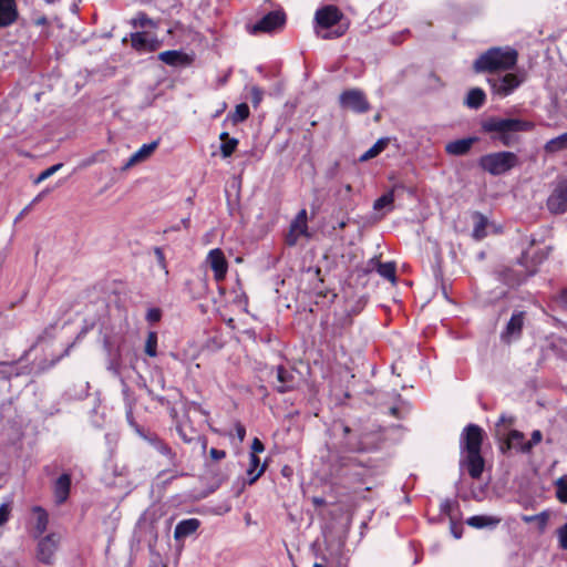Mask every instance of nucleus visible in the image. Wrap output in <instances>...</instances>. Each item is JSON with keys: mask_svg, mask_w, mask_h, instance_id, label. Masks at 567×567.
Segmentation results:
<instances>
[{"mask_svg": "<svg viewBox=\"0 0 567 567\" xmlns=\"http://www.w3.org/2000/svg\"><path fill=\"white\" fill-rule=\"evenodd\" d=\"M534 123L520 118L489 117L482 123V130L491 134L492 140L498 141L504 146L517 143L516 133L529 132Z\"/></svg>", "mask_w": 567, "mask_h": 567, "instance_id": "nucleus-1", "label": "nucleus"}, {"mask_svg": "<svg viewBox=\"0 0 567 567\" xmlns=\"http://www.w3.org/2000/svg\"><path fill=\"white\" fill-rule=\"evenodd\" d=\"M517 52L511 48H491L481 54L474 62L476 72L506 71L515 66Z\"/></svg>", "mask_w": 567, "mask_h": 567, "instance_id": "nucleus-2", "label": "nucleus"}, {"mask_svg": "<svg viewBox=\"0 0 567 567\" xmlns=\"http://www.w3.org/2000/svg\"><path fill=\"white\" fill-rule=\"evenodd\" d=\"M518 165V156L509 151L485 154L478 159V166L493 176L503 175Z\"/></svg>", "mask_w": 567, "mask_h": 567, "instance_id": "nucleus-3", "label": "nucleus"}, {"mask_svg": "<svg viewBox=\"0 0 567 567\" xmlns=\"http://www.w3.org/2000/svg\"><path fill=\"white\" fill-rule=\"evenodd\" d=\"M342 18L341 11L334 6H326L316 12L318 24L317 34L322 39L339 38L346 32V28L339 25L334 31H328L331 27L339 23Z\"/></svg>", "mask_w": 567, "mask_h": 567, "instance_id": "nucleus-4", "label": "nucleus"}, {"mask_svg": "<svg viewBox=\"0 0 567 567\" xmlns=\"http://www.w3.org/2000/svg\"><path fill=\"white\" fill-rule=\"evenodd\" d=\"M286 23V14L282 10H275L268 12L259 21L252 25H248V32L250 34L258 33H272L280 29Z\"/></svg>", "mask_w": 567, "mask_h": 567, "instance_id": "nucleus-5", "label": "nucleus"}, {"mask_svg": "<svg viewBox=\"0 0 567 567\" xmlns=\"http://www.w3.org/2000/svg\"><path fill=\"white\" fill-rule=\"evenodd\" d=\"M493 94L505 97L512 94L522 83L523 79L514 73L496 74L488 78Z\"/></svg>", "mask_w": 567, "mask_h": 567, "instance_id": "nucleus-6", "label": "nucleus"}, {"mask_svg": "<svg viewBox=\"0 0 567 567\" xmlns=\"http://www.w3.org/2000/svg\"><path fill=\"white\" fill-rule=\"evenodd\" d=\"M339 101L341 107L350 110L354 113H365L370 109V104L364 93L357 89L342 92L340 94Z\"/></svg>", "mask_w": 567, "mask_h": 567, "instance_id": "nucleus-7", "label": "nucleus"}, {"mask_svg": "<svg viewBox=\"0 0 567 567\" xmlns=\"http://www.w3.org/2000/svg\"><path fill=\"white\" fill-rule=\"evenodd\" d=\"M483 436L484 432L478 425L468 424L465 426L460 439V446L462 452H481Z\"/></svg>", "mask_w": 567, "mask_h": 567, "instance_id": "nucleus-8", "label": "nucleus"}, {"mask_svg": "<svg viewBox=\"0 0 567 567\" xmlns=\"http://www.w3.org/2000/svg\"><path fill=\"white\" fill-rule=\"evenodd\" d=\"M61 542V535L58 533H51L42 537L38 543L37 557L38 559L47 565H52L54 555L59 548Z\"/></svg>", "mask_w": 567, "mask_h": 567, "instance_id": "nucleus-9", "label": "nucleus"}, {"mask_svg": "<svg viewBox=\"0 0 567 567\" xmlns=\"http://www.w3.org/2000/svg\"><path fill=\"white\" fill-rule=\"evenodd\" d=\"M525 320L526 312L522 310H515L501 333L502 341L505 343H511L518 340L522 336Z\"/></svg>", "mask_w": 567, "mask_h": 567, "instance_id": "nucleus-10", "label": "nucleus"}, {"mask_svg": "<svg viewBox=\"0 0 567 567\" xmlns=\"http://www.w3.org/2000/svg\"><path fill=\"white\" fill-rule=\"evenodd\" d=\"M547 208L554 214L567 212V178L557 183L547 199Z\"/></svg>", "mask_w": 567, "mask_h": 567, "instance_id": "nucleus-11", "label": "nucleus"}, {"mask_svg": "<svg viewBox=\"0 0 567 567\" xmlns=\"http://www.w3.org/2000/svg\"><path fill=\"white\" fill-rule=\"evenodd\" d=\"M526 256L523 255V257L518 260V267L524 268L522 269H506L503 272V280L508 286H517L520 285L526 280L527 277L533 276L536 272V267L532 266L528 267L525 264Z\"/></svg>", "mask_w": 567, "mask_h": 567, "instance_id": "nucleus-12", "label": "nucleus"}, {"mask_svg": "<svg viewBox=\"0 0 567 567\" xmlns=\"http://www.w3.org/2000/svg\"><path fill=\"white\" fill-rule=\"evenodd\" d=\"M131 43L135 50L144 53L154 52L162 44L161 40H158L157 37L145 31L133 33L131 35Z\"/></svg>", "mask_w": 567, "mask_h": 567, "instance_id": "nucleus-13", "label": "nucleus"}, {"mask_svg": "<svg viewBox=\"0 0 567 567\" xmlns=\"http://www.w3.org/2000/svg\"><path fill=\"white\" fill-rule=\"evenodd\" d=\"M301 236H308L306 209H301L291 221L286 241L289 246H295Z\"/></svg>", "mask_w": 567, "mask_h": 567, "instance_id": "nucleus-14", "label": "nucleus"}, {"mask_svg": "<svg viewBox=\"0 0 567 567\" xmlns=\"http://www.w3.org/2000/svg\"><path fill=\"white\" fill-rule=\"evenodd\" d=\"M207 264L214 271V277L217 281L223 280L226 276L228 264L221 249H212L206 258Z\"/></svg>", "mask_w": 567, "mask_h": 567, "instance_id": "nucleus-15", "label": "nucleus"}, {"mask_svg": "<svg viewBox=\"0 0 567 567\" xmlns=\"http://www.w3.org/2000/svg\"><path fill=\"white\" fill-rule=\"evenodd\" d=\"M159 142L153 141L148 144H143L136 152H134L130 158L126 161V163L123 165L122 169H128L140 163L145 162L148 159L152 154L156 151L158 147Z\"/></svg>", "mask_w": 567, "mask_h": 567, "instance_id": "nucleus-16", "label": "nucleus"}, {"mask_svg": "<svg viewBox=\"0 0 567 567\" xmlns=\"http://www.w3.org/2000/svg\"><path fill=\"white\" fill-rule=\"evenodd\" d=\"M461 465L466 466L470 476L476 480L484 471V458L481 452L466 453L465 457L461 460Z\"/></svg>", "mask_w": 567, "mask_h": 567, "instance_id": "nucleus-17", "label": "nucleus"}, {"mask_svg": "<svg viewBox=\"0 0 567 567\" xmlns=\"http://www.w3.org/2000/svg\"><path fill=\"white\" fill-rule=\"evenodd\" d=\"M71 489V475L63 473L53 484L54 501L58 505L66 502Z\"/></svg>", "mask_w": 567, "mask_h": 567, "instance_id": "nucleus-18", "label": "nucleus"}, {"mask_svg": "<svg viewBox=\"0 0 567 567\" xmlns=\"http://www.w3.org/2000/svg\"><path fill=\"white\" fill-rule=\"evenodd\" d=\"M200 526L197 518H187L177 523L174 530V539L181 542L184 538L193 535Z\"/></svg>", "mask_w": 567, "mask_h": 567, "instance_id": "nucleus-19", "label": "nucleus"}, {"mask_svg": "<svg viewBox=\"0 0 567 567\" xmlns=\"http://www.w3.org/2000/svg\"><path fill=\"white\" fill-rule=\"evenodd\" d=\"M18 18L14 0H0V28L12 24Z\"/></svg>", "mask_w": 567, "mask_h": 567, "instance_id": "nucleus-20", "label": "nucleus"}, {"mask_svg": "<svg viewBox=\"0 0 567 567\" xmlns=\"http://www.w3.org/2000/svg\"><path fill=\"white\" fill-rule=\"evenodd\" d=\"M476 140V137H467L452 141L445 145V151L447 154L454 156L465 155L470 152Z\"/></svg>", "mask_w": 567, "mask_h": 567, "instance_id": "nucleus-21", "label": "nucleus"}, {"mask_svg": "<svg viewBox=\"0 0 567 567\" xmlns=\"http://www.w3.org/2000/svg\"><path fill=\"white\" fill-rule=\"evenodd\" d=\"M505 444L502 446V451L505 452L507 450H516L517 452L523 453V446L526 444L525 435L523 432L517 430H509L505 433Z\"/></svg>", "mask_w": 567, "mask_h": 567, "instance_id": "nucleus-22", "label": "nucleus"}, {"mask_svg": "<svg viewBox=\"0 0 567 567\" xmlns=\"http://www.w3.org/2000/svg\"><path fill=\"white\" fill-rule=\"evenodd\" d=\"M106 405L100 398L94 399V404L90 410V420L93 426L102 429L105 423Z\"/></svg>", "mask_w": 567, "mask_h": 567, "instance_id": "nucleus-23", "label": "nucleus"}, {"mask_svg": "<svg viewBox=\"0 0 567 567\" xmlns=\"http://www.w3.org/2000/svg\"><path fill=\"white\" fill-rule=\"evenodd\" d=\"M158 59L165 64L173 66L186 65L189 63L188 55L177 50H168L161 52L158 54Z\"/></svg>", "mask_w": 567, "mask_h": 567, "instance_id": "nucleus-24", "label": "nucleus"}, {"mask_svg": "<svg viewBox=\"0 0 567 567\" xmlns=\"http://www.w3.org/2000/svg\"><path fill=\"white\" fill-rule=\"evenodd\" d=\"M144 440H146L157 452H159L162 455L166 456L171 464H175V453L172 451V449L164 443L159 437L156 435H145L141 434Z\"/></svg>", "mask_w": 567, "mask_h": 567, "instance_id": "nucleus-25", "label": "nucleus"}, {"mask_svg": "<svg viewBox=\"0 0 567 567\" xmlns=\"http://www.w3.org/2000/svg\"><path fill=\"white\" fill-rule=\"evenodd\" d=\"M277 380L280 383L277 385V391L280 393L288 392L295 386V375L291 371L284 367L277 368Z\"/></svg>", "mask_w": 567, "mask_h": 567, "instance_id": "nucleus-26", "label": "nucleus"}, {"mask_svg": "<svg viewBox=\"0 0 567 567\" xmlns=\"http://www.w3.org/2000/svg\"><path fill=\"white\" fill-rule=\"evenodd\" d=\"M501 523V518L487 515H475L467 518L466 524L471 527L481 529L485 527H496Z\"/></svg>", "mask_w": 567, "mask_h": 567, "instance_id": "nucleus-27", "label": "nucleus"}, {"mask_svg": "<svg viewBox=\"0 0 567 567\" xmlns=\"http://www.w3.org/2000/svg\"><path fill=\"white\" fill-rule=\"evenodd\" d=\"M32 512L35 515L34 530L35 536L38 537L47 530L49 524V515L47 511L40 506H34Z\"/></svg>", "mask_w": 567, "mask_h": 567, "instance_id": "nucleus-28", "label": "nucleus"}, {"mask_svg": "<svg viewBox=\"0 0 567 567\" xmlns=\"http://www.w3.org/2000/svg\"><path fill=\"white\" fill-rule=\"evenodd\" d=\"M265 472V465L260 466V460L254 453L249 455V467L247 468L249 484L255 483Z\"/></svg>", "mask_w": 567, "mask_h": 567, "instance_id": "nucleus-29", "label": "nucleus"}, {"mask_svg": "<svg viewBox=\"0 0 567 567\" xmlns=\"http://www.w3.org/2000/svg\"><path fill=\"white\" fill-rule=\"evenodd\" d=\"M485 97L486 95L482 89H471L466 95L465 105L470 109L477 110L484 104Z\"/></svg>", "mask_w": 567, "mask_h": 567, "instance_id": "nucleus-30", "label": "nucleus"}, {"mask_svg": "<svg viewBox=\"0 0 567 567\" xmlns=\"http://www.w3.org/2000/svg\"><path fill=\"white\" fill-rule=\"evenodd\" d=\"M377 265V271L378 274L390 280V281H395V265L393 262H379L375 260V258H372L370 260V264H374Z\"/></svg>", "mask_w": 567, "mask_h": 567, "instance_id": "nucleus-31", "label": "nucleus"}, {"mask_svg": "<svg viewBox=\"0 0 567 567\" xmlns=\"http://www.w3.org/2000/svg\"><path fill=\"white\" fill-rule=\"evenodd\" d=\"M566 150H567V144L561 134L547 141L546 144L544 145V151L547 154H556L558 152L566 151Z\"/></svg>", "mask_w": 567, "mask_h": 567, "instance_id": "nucleus-32", "label": "nucleus"}, {"mask_svg": "<svg viewBox=\"0 0 567 567\" xmlns=\"http://www.w3.org/2000/svg\"><path fill=\"white\" fill-rule=\"evenodd\" d=\"M474 219H475V225L473 228V236L476 239H483L486 236V227H487L488 220L484 215H482L480 213H476L474 215Z\"/></svg>", "mask_w": 567, "mask_h": 567, "instance_id": "nucleus-33", "label": "nucleus"}, {"mask_svg": "<svg viewBox=\"0 0 567 567\" xmlns=\"http://www.w3.org/2000/svg\"><path fill=\"white\" fill-rule=\"evenodd\" d=\"M393 202H394V189H391L374 202L373 208L375 210H381L383 208H388L389 210H392Z\"/></svg>", "mask_w": 567, "mask_h": 567, "instance_id": "nucleus-34", "label": "nucleus"}, {"mask_svg": "<svg viewBox=\"0 0 567 567\" xmlns=\"http://www.w3.org/2000/svg\"><path fill=\"white\" fill-rule=\"evenodd\" d=\"M388 140L381 138L374 145H372L367 152L360 156L361 162L369 161L378 156L386 146Z\"/></svg>", "mask_w": 567, "mask_h": 567, "instance_id": "nucleus-35", "label": "nucleus"}, {"mask_svg": "<svg viewBox=\"0 0 567 567\" xmlns=\"http://www.w3.org/2000/svg\"><path fill=\"white\" fill-rule=\"evenodd\" d=\"M515 416L509 414H501L496 423V433L498 436L505 435L507 430L515 423Z\"/></svg>", "mask_w": 567, "mask_h": 567, "instance_id": "nucleus-36", "label": "nucleus"}, {"mask_svg": "<svg viewBox=\"0 0 567 567\" xmlns=\"http://www.w3.org/2000/svg\"><path fill=\"white\" fill-rule=\"evenodd\" d=\"M157 333L150 331L145 341L144 351L147 355L154 358L157 355Z\"/></svg>", "mask_w": 567, "mask_h": 567, "instance_id": "nucleus-37", "label": "nucleus"}, {"mask_svg": "<svg viewBox=\"0 0 567 567\" xmlns=\"http://www.w3.org/2000/svg\"><path fill=\"white\" fill-rule=\"evenodd\" d=\"M133 25L136 29H145V28H156L157 24L155 21L150 19L145 13L140 12L136 14V17L133 19Z\"/></svg>", "mask_w": 567, "mask_h": 567, "instance_id": "nucleus-38", "label": "nucleus"}, {"mask_svg": "<svg viewBox=\"0 0 567 567\" xmlns=\"http://www.w3.org/2000/svg\"><path fill=\"white\" fill-rule=\"evenodd\" d=\"M556 497L560 503L567 504V475L559 477L556 483Z\"/></svg>", "mask_w": 567, "mask_h": 567, "instance_id": "nucleus-39", "label": "nucleus"}, {"mask_svg": "<svg viewBox=\"0 0 567 567\" xmlns=\"http://www.w3.org/2000/svg\"><path fill=\"white\" fill-rule=\"evenodd\" d=\"M13 375H19L14 363L0 362V380H10Z\"/></svg>", "mask_w": 567, "mask_h": 567, "instance_id": "nucleus-40", "label": "nucleus"}, {"mask_svg": "<svg viewBox=\"0 0 567 567\" xmlns=\"http://www.w3.org/2000/svg\"><path fill=\"white\" fill-rule=\"evenodd\" d=\"M249 116V107L246 103H240L236 106L231 115L234 123L244 122Z\"/></svg>", "mask_w": 567, "mask_h": 567, "instance_id": "nucleus-41", "label": "nucleus"}, {"mask_svg": "<svg viewBox=\"0 0 567 567\" xmlns=\"http://www.w3.org/2000/svg\"><path fill=\"white\" fill-rule=\"evenodd\" d=\"M346 445H347V449L352 452H362V451L369 450V445L364 442L363 436H361L358 440L350 437L347 441Z\"/></svg>", "mask_w": 567, "mask_h": 567, "instance_id": "nucleus-42", "label": "nucleus"}, {"mask_svg": "<svg viewBox=\"0 0 567 567\" xmlns=\"http://www.w3.org/2000/svg\"><path fill=\"white\" fill-rule=\"evenodd\" d=\"M238 140L233 137L220 144V152L224 158L229 157L236 150Z\"/></svg>", "mask_w": 567, "mask_h": 567, "instance_id": "nucleus-43", "label": "nucleus"}, {"mask_svg": "<svg viewBox=\"0 0 567 567\" xmlns=\"http://www.w3.org/2000/svg\"><path fill=\"white\" fill-rule=\"evenodd\" d=\"M542 439L543 434L539 430L533 431L530 440L523 446V453H529L535 445L542 442Z\"/></svg>", "mask_w": 567, "mask_h": 567, "instance_id": "nucleus-44", "label": "nucleus"}, {"mask_svg": "<svg viewBox=\"0 0 567 567\" xmlns=\"http://www.w3.org/2000/svg\"><path fill=\"white\" fill-rule=\"evenodd\" d=\"M62 166H63L62 163H59V164L50 166L49 168H47V169H44L43 172L40 173V175L37 177L34 183L39 184V183L45 181L47 178H49L53 174H55L58 171H60Z\"/></svg>", "mask_w": 567, "mask_h": 567, "instance_id": "nucleus-45", "label": "nucleus"}, {"mask_svg": "<svg viewBox=\"0 0 567 567\" xmlns=\"http://www.w3.org/2000/svg\"><path fill=\"white\" fill-rule=\"evenodd\" d=\"M55 327H56V322H53V323H50L49 326H47L43 331L38 336L37 338V341H35V344L47 340V339H51L53 338L54 336V331H55Z\"/></svg>", "mask_w": 567, "mask_h": 567, "instance_id": "nucleus-46", "label": "nucleus"}, {"mask_svg": "<svg viewBox=\"0 0 567 567\" xmlns=\"http://www.w3.org/2000/svg\"><path fill=\"white\" fill-rule=\"evenodd\" d=\"M11 505L10 503H2L0 505V527L3 526L10 518Z\"/></svg>", "mask_w": 567, "mask_h": 567, "instance_id": "nucleus-47", "label": "nucleus"}, {"mask_svg": "<svg viewBox=\"0 0 567 567\" xmlns=\"http://www.w3.org/2000/svg\"><path fill=\"white\" fill-rule=\"evenodd\" d=\"M154 254L157 259L158 266L164 270L165 275H168L167 265L164 256V251L159 247L154 248Z\"/></svg>", "mask_w": 567, "mask_h": 567, "instance_id": "nucleus-48", "label": "nucleus"}, {"mask_svg": "<svg viewBox=\"0 0 567 567\" xmlns=\"http://www.w3.org/2000/svg\"><path fill=\"white\" fill-rule=\"evenodd\" d=\"M558 542L563 549H567V523L564 524L558 530Z\"/></svg>", "mask_w": 567, "mask_h": 567, "instance_id": "nucleus-49", "label": "nucleus"}, {"mask_svg": "<svg viewBox=\"0 0 567 567\" xmlns=\"http://www.w3.org/2000/svg\"><path fill=\"white\" fill-rule=\"evenodd\" d=\"M162 312L158 308H151L147 310L146 320L151 323H155L161 320Z\"/></svg>", "mask_w": 567, "mask_h": 567, "instance_id": "nucleus-50", "label": "nucleus"}, {"mask_svg": "<svg viewBox=\"0 0 567 567\" xmlns=\"http://www.w3.org/2000/svg\"><path fill=\"white\" fill-rule=\"evenodd\" d=\"M262 95H264V92L259 87H257V86L251 87L250 97H251V102H252L254 106H257L261 102Z\"/></svg>", "mask_w": 567, "mask_h": 567, "instance_id": "nucleus-51", "label": "nucleus"}, {"mask_svg": "<svg viewBox=\"0 0 567 567\" xmlns=\"http://www.w3.org/2000/svg\"><path fill=\"white\" fill-rule=\"evenodd\" d=\"M264 451V443L259 439L255 437L251 443V453H254V455H257V453H261Z\"/></svg>", "mask_w": 567, "mask_h": 567, "instance_id": "nucleus-52", "label": "nucleus"}, {"mask_svg": "<svg viewBox=\"0 0 567 567\" xmlns=\"http://www.w3.org/2000/svg\"><path fill=\"white\" fill-rule=\"evenodd\" d=\"M209 455H210V457L213 460L219 461V460H223L226 456V453L223 450H217V449L213 447L209 451Z\"/></svg>", "mask_w": 567, "mask_h": 567, "instance_id": "nucleus-53", "label": "nucleus"}, {"mask_svg": "<svg viewBox=\"0 0 567 567\" xmlns=\"http://www.w3.org/2000/svg\"><path fill=\"white\" fill-rule=\"evenodd\" d=\"M97 158H99V154H95V155H92L85 159H83L80 164H79V168H85L92 164H94L95 162H97Z\"/></svg>", "mask_w": 567, "mask_h": 567, "instance_id": "nucleus-54", "label": "nucleus"}, {"mask_svg": "<svg viewBox=\"0 0 567 567\" xmlns=\"http://www.w3.org/2000/svg\"><path fill=\"white\" fill-rule=\"evenodd\" d=\"M557 302L563 307L567 308V288L563 289L557 297Z\"/></svg>", "mask_w": 567, "mask_h": 567, "instance_id": "nucleus-55", "label": "nucleus"}, {"mask_svg": "<svg viewBox=\"0 0 567 567\" xmlns=\"http://www.w3.org/2000/svg\"><path fill=\"white\" fill-rule=\"evenodd\" d=\"M536 519H540L543 523H545L546 519H547V516L544 513H542L539 515L524 516L523 517V520L526 522V523H530V522H534Z\"/></svg>", "mask_w": 567, "mask_h": 567, "instance_id": "nucleus-56", "label": "nucleus"}, {"mask_svg": "<svg viewBox=\"0 0 567 567\" xmlns=\"http://www.w3.org/2000/svg\"><path fill=\"white\" fill-rule=\"evenodd\" d=\"M235 430L237 437L239 439L240 442H243L246 436V429L240 423H237Z\"/></svg>", "mask_w": 567, "mask_h": 567, "instance_id": "nucleus-57", "label": "nucleus"}, {"mask_svg": "<svg viewBox=\"0 0 567 567\" xmlns=\"http://www.w3.org/2000/svg\"><path fill=\"white\" fill-rule=\"evenodd\" d=\"M177 432H178L179 437L185 443H190L193 441V437L187 436L186 433L184 432V430L181 426H177Z\"/></svg>", "mask_w": 567, "mask_h": 567, "instance_id": "nucleus-58", "label": "nucleus"}, {"mask_svg": "<svg viewBox=\"0 0 567 567\" xmlns=\"http://www.w3.org/2000/svg\"><path fill=\"white\" fill-rule=\"evenodd\" d=\"M219 138H220L221 143H224V142L230 140L231 137L229 136V134L227 132H223V133H220Z\"/></svg>", "mask_w": 567, "mask_h": 567, "instance_id": "nucleus-59", "label": "nucleus"}, {"mask_svg": "<svg viewBox=\"0 0 567 567\" xmlns=\"http://www.w3.org/2000/svg\"><path fill=\"white\" fill-rule=\"evenodd\" d=\"M71 347H72V344H70V346L64 350V352H63V353H62V354H61V355H60V357H59V358H58L53 363L58 362L61 358H63V357L68 355V354H69V352H70Z\"/></svg>", "mask_w": 567, "mask_h": 567, "instance_id": "nucleus-60", "label": "nucleus"}, {"mask_svg": "<svg viewBox=\"0 0 567 567\" xmlns=\"http://www.w3.org/2000/svg\"><path fill=\"white\" fill-rule=\"evenodd\" d=\"M342 432L347 436L351 433V429L348 425H342Z\"/></svg>", "mask_w": 567, "mask_h": 567, "instance_id": "nucleus-61", "label": "nucleus"}, {"mask_svg": "<svg viewBox=\"0 0 567 567\" xmlns=\"http://www.w3.org/2000/svg\"><path fill=\"white\" fill-rule=\"evenodd\" d=\"M313 503L316 505H323L324 504V499L323 498H320V497H315L313 498Z\"/></svg>", "mask_w": 567, "mask_h": 567, "instance_id": "nucleus-62", "label": "nucleus"}, {"mask_svg": "<svg viewBox=\"0 0 567 567\" xmlns=\"http://www.w3.org/2000/svg\"><path fill=\"white\" fill-rule=\"evenodd\" d=\"M346 226H347V221L346 220H341V221L338 223V228L339 229H343Z\"/></svg>", "mask_w": 567, "mask_h": 567, "instance_id": "nucleus-63", "label": "nucleus"}, {"mask_svg": "<svg viewBox=\"0 0 567 567\" xmlns=\"http://www.w3.org/2000/svg\"><path fill=\"white\" fill-rule=\"evenodd\" d=\"M125 471H126V468L122 467V470L118 473L115 471V475H118V476L123 477L124 474H125Z\"/></svg>", "mask_w": 567, "mask_h": 567, "instance_id": "nucleus-64", "label": "nucleus"}]
</instances>
